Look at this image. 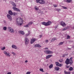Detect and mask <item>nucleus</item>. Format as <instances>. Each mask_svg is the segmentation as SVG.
<instances>
[{
    "mask_svg": "<svg viewBox=\"0 0 74 74\" xmlns=\"http://www.w3.org/2000/svg\"><path fill=\"white\" fill-rule=\"evenodd\" d=\"M16 21V24L18 26H21L23 23V21L22 18H17Z\"/></svg>",
    "mask_w": 74,
    "mask_h": 74,
    "instance_id": "obj_1",
    "label": "nucleus"
},
{
    "mask_svg": "<svg viewBox=\"0 0 74 74\" xmlns=\"http://www.w3.org/2000/svg\"><path fill=\"white\" fill-rule=\"evenodd\" d=\"M72 59H73V57L71 58L69 60V59H66V61L65 62V63L66 64H69V63L70 64H71L73 63V61Z\"/></svg>",
    "mask_w": 74,
    "mask_h": 74,
    "instance_id": "obj_2",
    "label": "nucleus"
},
{
    "mask_svg": "<svg viewBox=\"0 0 74 74\" xmlns=\"http://www.w3.org/2000/svg\"><path fill=\"white\" fill-rule=\"evenodd\" d=\"M52 23L51 21H49L47 22H43L42 23V25H45V26H49V25H51V24Z\"/></svg>",
    "mask_w": 74,
    "mask_h": 74,
    "instance_id": "obj_3",
    "label": "nucleus"
},
{
    "mask_svg": "<svg viewBox=\"0 0 74 74\" xmlns=\"http://www.w3.org/2000/svg\"><path fill=\"white\" fill-rule=\"evenodd\" d=\"M8 30L9 32H10L11 33H14V29H13L12 28L10 27H8Z\"/></svg>",
    "mask_w": 74,
    "mask_h": 74,
    "instance_id": "obj_4",
    "label": "nucleus"
},
{
    "mask_svg": "<svg viewBox=\"0 0 74 74\" xmlns=\"http://www.w3.org/2000/svg\"><path fill=\"white\" fill-rule=\"evenodd\" d=\"M74 29V27L73 28L72 27H71V26L65 27L62 30L63 31H64V30H67V29Z\"/></svg>",
    "mask_w": 74,
    "mask_h": 74,
    "instance_id": "obj_5",
    "label": "nucleus"
},
{
    "mask_svg": "<svg viewBox=\"0 0 74 74\" xmlns=\"http://www.w3.org/2000/svg\"><path fill=\"white\" fill-rule=\"evenodd\" d=\"M36 3H39L40 4H44L45 3V1L43 0H36Z\"/></svg>",
    "mask_w": 74,
    "mask_h": 74,
    "instance_id": "obj_6",
    "label": "nucleus"
},
{
    "mask_svg": "<svg viewBox=\"0 0 74 74\" xmlns=\"http://www.w3.org/2000/svg\"><path fill=\"white\" fill-rule=\"evenodd\" d=\"M36 3H39L40 4H44L45 3V1L43 0H36Z\"/></svg>",
    "mask_w": 74,
    "mask_h": 74,
    "instance_id": "obj_7",
    "label": "nucleus"
},
{
    "mask_svg": "<svg viewBox=\"0 0 74 74\" xmlns=\"http://www.w3.org/2000/svg\"><path fill=\"white\" fill-rule=\"evenodd\" d=\"M25 45H27L29 43V40L27 38H25Z\"/></svg>",
    "mask_w": 74,
    "mask_h": 74,
    "instance_id": "obj_8",
    "label": "nucleus"
},
{
    "mask_svg": "<svg viewBox=\"0 0 74 74\" xmlns=\"http://www.w3.org/2000/svg\"><path fill=\"white\" fill-rule=\"evenodd\" d=\"M33 24V22H29L28 24L25 25L24 26V27H29L30 26H31Z\"/></svg>",
    "mask_w": 74,
    "mask_h": 74,
    "instance_id": "obj_9",
    "label": "nucleus"
},
{
    "mask_svg": "<svg viewBox=\"0 0 74 74\" xmlns=\"http://www.w3.org/2000/svg\"><path fill=\"white\" fill-rule=\"evenodd\" d=\"M45 52L47 54H52L53 53V52L49 50H46L45 51Z\"/></svg>",
    "mask_w": 74,
    "mask_h": 74,
    "instance_id": "obj_10",
    "label": "nucleus"
},
{
    "mask_svg": "<svg viewBox=\"0 0 74 74\" xmlns=\"http://www.w3.org/2000/svg\"><path fill=\"white\" fill-rule=\"evenodd\" d=\"M7 17L8 18V19L10 20V21H12V16L10 14H7Z\"/></svg>",
    "mask_w": 74,
    "mask_h": 74,
    "instance_id": "obj_11",
    "label": "nucleus"
},
{
    "mask_svg": "<svg viewBox=\"0 0 74 74\" xmlns=\"http://www.w3.org/2000/svg\"><path fill=\"white\" fill-rule=\"evenodd\" d=\"M56 66H59V67H61L63 66V64H60L58 62H56Z\"/></svg>",
    "mask_w": 74,
    "mask_h": 74,
    "instance_id": "obj_12",
    "label": "nucleus"
},
{
    "mask_svg": "<svg viewBox=\"0 0 74 74\" xmlns=\"http://www.w3.org/2000/svg\"><path fill=\"white\" fill-rule=\"evenodd\" d=\"M37 39L35 38H33L31 40V44H33Z\"/></svg>",
    "mask_w": 74,
    "mask_h": 74,
    "instance_id": "obj_13",
    "label": "nucleus"
},
{
    "mask_svg": "<svg viewBox=\"0 0 74 74\" xmlns=\"http://www.w3.org/2000/svg\"><path fill=\"white\" fill-rule=\"evenodd\" d=\"M60 25H61V26H62L63 27H65L66 26V24L64 22L61 21V23H60Z\"/></svg>",
    "mask_w": 74,
    "mask_h": 74,
    "instance_id": "obj_14",
    "label": "nucleus"
},
{
    "mask_svg": "<svg viewBox=\"0 0 74 74\" xmlns=\"http://www.w3.org/2000/svg\"><path fill=\"white\" fill-rule=\"evenodd\" d=\"M12 8L14 11H19V12L20 11L19 9H18V8H17L15 7H13Z\"/></svg>",
    "mask_w": 74,
    "mask_h": 74,
    "instance_id": "obj_15",
    "label": "nucleus"
},
{
    "mask_svg": "<svg viewBox=\"0 0 74 74\" xmlns=\"http://www.w3.org/2000/svg\"><path fill=\"white\" fill-rule=\"evenodd\" d=\"M12 48L15 49H18V47L14 45H13L12 46Z\"/></svg>",
    "mask_w": 74,
    "mask_h": 74,
    "instance_id": "obj_16",
    "label": "nucleus"
},
{
    "mask_svg": "<svg viewBox=\"0 0 74 74\" xmlns=\"http://www.w3.org/2000/svg\"><path fill=\"white\" fill-rule=\"evenodd\" d=\"M18 33L20 34H21L23 35L25 34V32L22 31H18Z\"/></svg>",
    "mask_w": 74,
    "mask_h": 74,
    "instance_id": "obj_17",
    "label": "nucleus"
},
{
    "mask_svg": "<svg viewBox=\"0 0 74 74\" xmlns=\"http://www.w3.org/2000/svg\"><path fill=\"white\" fill-rule=\"evenodd\" d=\"M35 47H38V48H41V46L40 45L38 44H36L35 45Z\"/></svg>",
    "mask_w": 74,
    "mask_h": 74,
    "instance_id": "obj_18",
    "label": "nucleus"
},
{
    "mask_svg": "<svg viewBox=\"0 0 74 74\" xmlns=\"http://www.w3.org/2000/svg\"><path fill=\"white\" fill-rule=\"evenodd\" d=\"M51 56H52V55H49L47 56L46 57V59H49V58H50Z\"/></svg>",
    "mask_w": 74,
    "mask_h": 74,
    "instance_id": "obj_19",
    "label": "nucleus"
},
{
    "mask_svg": "<svg viewBox=\"0 0 74 74\" xmlns=\"http://www.w3.org/2000/svg\"><path fill=\"white\" fill-rule=\"evenodd\" d=\"M28 34H25V36L26 37H27V36H29L30 35V31H28Z\"/></svg>",
    "mask_w": 74,
    "mask_h": 74,
    "instance_id": "obj_20",
    "label": "nucleus"
},
{
    "mask_svg": "<svg viewBox=\"0 0 74 74\" xmlns=\"http://www.w3.org/2000/svg\"><path fill=\"white\" fill-rule=\"evenodd\" d=\"M5 55L6 56H8V57H10V56H11V54L8 52H7Z\"/></svg>",
    "mask_w": 74,
    "mask_h": 74,
    "instance_id": "obj_21",
    "label": "nucleus"
},
{
    "mask_svg": "<svg viewBox=\"0 0 74 74\" xmlns=\"http://www.w3.org/2000/svg\"><path fill=\"white\" fill-rule=\"evenodd\" d=\"M56 40V38H53L51 40V42H53V41H55Z\"/></svg>",
    "mask_w": 74,
    "mask_h": 74,
    "instance_id": "obj_22",
    "label": "nucleus"
},
{
    "mask_svg": "<svg viewBox=\"0 0 74 74\" xmlns=\"http://www.w3.org/2000/svg\"><path fill=\"white\" fill-rule=\"evenodd\" d=\"M54 69L56 71H58L59 70V67H56L54 68Z\"/></svg>",
    "mask_w": 74,
    "mask_h": 74,
    "instance_id": "obj_23",
    "label": "nucleus"
},
{
    "mask_svg": "<svg viewBox=\"0 0 74 74\" xmlns=\"http://www.w3.org/2000/svg\"><path fill=\"white\" fill-rule=\"evenodd\" d=\"M34 9L35 10H39V8L37 6H35L34 7Z\"/></svg>",
    "mask_w": 74,
    "mask_h": 74,
    "instance_id": "obj_24",
    "label": "nucleus"
},
{
    "mask_svg": "<svg viewBox=\"0 0 74 74\" xmlns=\"http://www.w3.org/2000/svg\"><path fill=\"white\" fill-rule=\"evenodd\" d=\"M8 13L10 15H12V12L11 10H9L8 12Z\"/></svg>",
    "mask_w": 74,
    "mask_h": 74,
    "instance_id": "obj_25",
    "label": "nucleus"
},
{
    "mask_svg": "<svg viewBox=\"0 0 74 74\" xmlns=\"http://www.w3.org/2000/svg\"><path fill=\"white\" fill-rule=\"evenodd\" d=\"M11 4L14 7H16V5H15V3H14V2L12 1V2Z\"/></svg>",
    "mask_w": 74,
    "mask_h": 74,
    "instance_id": "obj_26",
    "label": "nucleus"
},
{
    "mask_svg": "<svg viewBox=\"0 0 74 74\" xmlns=\"http://www.w3.org/2000/svg\"><path fill=\"white\" fill-rule=\"evenodd\" d=\"M64 72L65 74H70V72H66V71H65Z\"/></svg>",
    "mask_w": 74,
    "mask_h": 74,
    "instance_id": "obj_27",
    "label": "nucleus"
},
{
    "mask_svg": "<svg viewBox=\"0 0 74 74\" xmlns=\"http://www.w3.org/2000/svg\"><path fill=\"white\" fill-rule=\"evenodd\" d=\"M66 1L67 3H70L72 2V0H66Z\"/></svg>",
    "mask_w": 74,
    "mask_h": 74,
    "instance_id": "obj_28",
    "label": "nucleus"
},
{
    "mask_svg": "<svg viewBox=\"0 0 74 74\" xmlns=\"http://www.w3.org/2000/svg\"><path fill=\"white\" fill-rule=\"evenodd\" d=\"M64 42V41H63V42H60V43L59 44V45H62L63 44V43Z\"/></svg>",
    "mask_w": 74,
    "mask_h": 74,
    "instance_id": "obj_29",
    "label": "nucleus"
},
{
    "mask_svg": "<svg viewBox=\"0 0 74 74\" xmlns=\"http://www.w3.org/2000/svg\"><path fill=\"white\" fill-rule=\"evenodd\" d=\"M18 13L16 12H14V13H12V14L14 16H15V15H17Z\"/></svg>",
    "mask_w": 74,
    "mask_h": 74,
    "instance_id": "obj_30",
    "label": "nucleus"
},
{
    "mask_svg": "<svg viewBox=\"0 0 74 74\" xmlns=\"http://www.w3.org/2000/svg\"><path fill=\"white\" fill-rule=\"evenodd\" d=\"M53 67V65L52 64H51L49 66V68L50 69H52Z\"/></svg>",
    "mask_w": 74,
    "mask_h": 74,
    "instance_id": "obj_31",
    "label": "nucleus"
},
{
    "mask_svg": "<svg viewBox=\"0 0 74 74\" xmlns=\"http://www.w3.org/2000/svg\"><path fill=\"white\" fill-rule=\"evenodd\" d=\"M40 71H42V72H44L43 71L44 69L42 68H41L40 69Z\"/></svg>",
    "mask_w": 74,
    "mask_h": 74,
    "instance_id": "obj_32",
    "label": "nucleus"
},
{
    "mask_svg": "<svg viewBox=\"0 0 74 74\" xmlns=\"http://www.w3.org/2000/svg\"><path fill=\"white\" fill-rule=\"evenodd\" d=\"M12 54H13V55L16 56V53H15L14 52H12Z\"/></svg>",
    "mask_w": 74,
    "mask_h": 74,
    "instance_id": "obj_33",
    "label": "nucleus"
},
{
    "mask_svg": "<svg viewBox=\"0 0 74 74\" xmlns=\"http://www.w3.org/2000/svg\"><path fill=\"white\" fill-rule=\"evenodd\" d=\"M69 70L70 71H72L73 70V68L72 67H71L69 68Z\"/></svg>",
    "mask_w": 74,
    "mask_h": 74,
    "instance_id": "obj_34",
    "label": "nucleus"
},
{
    "mask_svg": "<svg viewBox=\"0 0 74 74\" xmlns=\"http://www.w3.org/2000/svg\"><path fill=\"white\" fill-rule=\"evenodd\" d=\"M3 29L4 30H7V27H4Z\"/></svg>",
    "mask_w": 74,
    "mask_h": 74,
    "instance_id": "obj_35",
    "label": "nucleus"
},
{
    "mask_svg": "<svg viewBox=\"0 0 74 74\" xmlns=\"http://www.w3.org/2000/svg\"><path fill=\"white\" fill-rule=\"evenodd\" d=\"M5 49V47H3V48H2L1 49V50H4V49Z\"/></svg>",
    "mask_w": 74,
    "mask_h": 74,
    "instance_id": "obj_36",
    "label": "nucleus"
},
{
    "mask_svg": "<svg viewBox=\"0 0 74 74\" xmlns=\"http://www.w3.org/2000/svg\"><path fill=\"white\" fill-rule=\"evenodd\" d=\"M62 8H64V9H65L66 10V9H67V7H65V6H62Z\"/></svg>",
    "mask_w": 74,
    "mask_h": 74,
    "instance_id": "obj_37",
    "label": "nucleus"
},
{
    "mask_svg": "<svg viewBox=\"0 0 74 74\" xmlns=\"http://www.w3.org/2000/svg\"><path fill=\"white\" fill-rule=\"evenodd\" d=\"M59 61L60 62H62L63 61V60L62 59H60L59 60Z\"/></svg>",
    "mask_w": 74,
    "mask_h": 74,
    "instance_id": "obj_38",
    "label": "nucleus"
},
{
    "mask_svg": "<svg viewBox=\"0 0 74 74\" xmlns=\"http://www.w3.org/2000/svg\"><path fill=\"white\" fill-rule=\"evenodd\" d=\"M70 38V36L68 35L67 36V39H69Z\"/></svg>",
    "mask_w": 74,
    "mask_h": 74,
    "instance_id": "obj_39",
    "label": "nucleus"
},
{
    "mask_svg": "<svg viewBox=\"0 0 74 74\" xmlns=\"http://www.w3.org/2000/svg\"><path fill=\"white\" fill-rule=\"evenodd\" d=\"M30 73H31V72L28 71V72H27L26 74H30Z\"/></svg>",
    "mask_w": 74,
    "mask_h": 74,
    "instance_id": "obj_40",
    "label": "nucleus"
},
{
    "mask_svg": "<svg viewBox=\"0 0 74 74\" xmlns=\"http://www.w3.org/2000/svg\"><path fill=\"white\" fill-rule=\"evenodd\" d=\"M7 53V52L6 51H3V53H4V54H5V55H6Z\"/></svg>",
    "mask_w": 74,
    "mask_h": 74,
    "instance_id": "obj_41",
    "label": "nucleus"
},
{
    "mask_svg": "<svg viewBox=\"0 0 74 74\" xmlns=\"http://www.w3.org/2000/svg\"><path fill=\"white\" fill-rule=\"evenodd\" d=\"M53 6L54 7H57L58 5H54Z\"/></svg>",
    "mask_w": 74,
    "mask_h": 74,
    "instance_id": "obj_42",
    "label": "nucleus"
},
{
    "mask_svg": "<svg viewBox=\"0 0 74 74\" xmlns=\"http://www.w3.org/2000/svg\"><path fill=\"white\" fill-rule=\"evenodd\" d=\"M45 42H48V40H45Z\"/></svg>",
    "mask_w": 74,
    "mask_h": 74,
    "instance_id": "obj_43",
    "label": "nucleus"
},
{
    "mask_svg": "<svg viewBox=\"0 0 74 74\" xmlns=\"http://www.w3.org/2000/svg\"><path fill=\"white\" fill-rule=\"evenodd\" d=\"M42 37V35H40L39 36V37H40V38H41V37Z\"/></svg>",
    "mask_w": 74,
    "mask_h": 74,
    "instance_id": "obj_44",
    "label": "nucleus"
},
{
    "mask_svg": "<svg viewBox=\"0 0 74 74\" xmlns=\"http://www.w3.org/2000/svg\"><path fill=\"white\" fill-rule=\"evenodd\" d=\"M45 49H47V50H48V47H46L45 48Z\"/></svg>",
    "mask_w": 74,
    "mask_h": 74,
    "instance_id": "obj_45",
    "label": "nucleus"
},
{
    "mask_svg": "<svg viewBox=\"0 0 74 74\" xmlns=\"http://www.w3.org/2000/svg\"><path fill=\"white\" fill-rule=\"evenodd\" d=\"M7 74H11V72H8Z\"/></svg>",
    "mask_w": 74,
    "mask_h": 74,
    "instance_id": "obj_46",
    "label": "nucleus"
},
{
    "mask_svg": "<svg viewBox=\"0 0 74 74\" xmlns=\"http://www.w3.org/2000/svg\"><path fill=\"white\" fill-rule=\"evenodd\" d=\"M27 62H28L27 60L25 61V63H27Z\"/></svg>",
    "mask_w": 74,
    "mask_h": 74,
    "instance_id": "obj_47",
    "label": "nucleus"
},
{
    "mask_svg": "<svg viewBox=\"0 0 74 74\" xmlns=\"http://www.w3.org/2000/svg\"><path fill=\"white\" fill-rule=\"evenodd\" d=\"M66 56V55H64L63 56V57H65V56Z\"/></svg>",
    "mask_w": 74,
    "mask_h": 74,
    "instance_id": "obj_48",
    "label": "nucleus"
},
{
    "mask_svg": "<svg viewBox=\"0 0 74 74\" xmlns=\"http://www.w3.org/2000/svg\"><path fill=\"white\" fill-rule=\"evenodd\" d=\"M21 16H23V14H22L21 15Z\"/></svg>",
    "mask_w": 74,
    "mask_h": 74,
    "instance_id": "obj_49",
    "label": "nucleus"
},
{
    "mask_svg": "<svg viewBox=\"0 0 74 74\" xmlns=\"http://www.w3.org/2000/svg\"><path fill=\"white\" fill-rule=\"evenodd\" d=\"M45 74H49L48 73H46Z\"/></svg>",
    "mask_w": 74,
    "mask_h": 74,
    "instance_id": "obj_50",
    "label": "nucleus"
},
{
    "mask_svg": "<svg viewBox=\"0 0 74 74\" xmlns=\"http://www.w3.org/2000/svg\"><path fill=\"white\" fill-rule=\"evenodd\" d=\"M66 67H67V68H69V66H66Z\"/></svg>",
    "mask_w": 74,
    "mask_h": 74,
    "instance_id": "obj_51",
    "label": "nucleus"
},
{
    "mask_svg": "<svg viewBox=\"0 0 74 74\" xmlns=\"http://www.w3.org/2000/svg\"><path fill=\"white\" fill-rule=\"evenodd\" d=\"M58 10H59V11H60V9H58Z\"/></svg>",
    "mask_w": 74,
    "mask_h": 74,
    "instance_id": "obj_52",
    "label": "nucleus"
},
{
    "mask_svg": "<svg viewBox=\"0 0 74 74\" xmlns=\"http://www.w3.org/2000/svg\"><path fill=\"white\" fill-rule=\"evenodd\" d=\"M69 49H70V48H69Z\"/></svg>",
    "mask_w": 74,
    "mask_h": 74,
    "instance_id": "obj_53",
    "label": "nucleus"
}]
</instances>
